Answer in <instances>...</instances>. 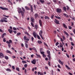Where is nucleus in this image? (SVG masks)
<instances>
[{
    "instance_id": "a878e982",
    "label": "nucleus",
    "mask_w": 75,
    "mask_h": 75,
    "mask_svg": "<svg viewBox=\"0 0 75 75\" xmlns=\"http://www.w3.org/2000/svg\"><path fill=\"white\" fill-rule=\"evenodd\" d=\"M38 44H42V41L40 40H38Z\"/></svg>"
},
{
    "instance_id": "864d4df0",
    "label": "nucleus",
    "mask_w": 75,
    "mask_h": 75,
    "mask_svg": "<svg viewBox=\"0 0 75 75\" xmlns=\"http://www.w3.org/2000/svg\"><path fill=\"white\" fill-rule=\"evenodd\" d=\"M71 45H73V46H74V43H73V42H71Z\"/></svg>"
},
{
    "instance_id": "2eb2a0df",
    "label": "nucleus",
    "mask_w": 75,
    "mask_h": 75,
    "mask_svg": "<svg viewBox=\"0 0 75 75\" xmlns=\"http://www.w3.org/2000/svg\"><path fill=\"white\" fill-rule=\"evenodd\" d=\"M34 18L33 17H31L30 18V20L32 22H33V23H34Z\"/></svg>"
},
{
    "instance_id": "c756f323",
    "label": "nucleus",
    "mask_w": 75,
    "mask_h": 75,
    "mask_svg": "<svg viewBox=\"0 0 75 75\" xmlns=\"http://www.w3.org/2000/svg\"><path fill=\"white\" fill-rule=\"evenodd\" d=\"M40 2L42 3H44V0H40Z\"/></svg>"
},
{
    "instance_id": "aec40b11",
    "label": "nucleus",
    "mask_w": 75,
    "mask_h": 75,
    "mask_svg": "<svg viewBox=\"0 0 75 75\" xmlns=\"http://www.w3.org/2000/svg\"><path fill=\"white\" fill-rule=\"evenodd\" d=\"M63 25L64 28H65L66 29H67V26H66V25H65V24L63 23Z\"/></svg>"
},
{
    "instance_id": "20e7f679",
    "label": "nucleus",
    "mask_w": 75,
    "mask_h": 75,
    "mask_svg": "<svg viewBox=\"0 0 75 75\" xmlns=\"http://www.w3.org/2000/svg\"><path fill=\"white\" fill-rule=\"evenodd\" d=\"M0 8L3 10H8V8H3L1 6L0 7Z\"/></svg>"
},
{
    "instance_id": "ea45409f",
    "label": "nucleus",
    "mask_w": 75,
    "mask_h": 75,
    "mask_svg": "<svg viewBox=\"0 0 75 75\" xmlns=\"http://www.w3.org/2000/svg\"><path fill=\"white\" fill-rule=\"evenodd\" d=\"M3 16H4V17H6L7 18H8V17H9V16H6V15H3Z\"/></svg>"
},
{
    "instance_id": "052dcab7",
    "label": "nucleus",
    "mask_w": 75,
    "mask_h": 75,
    "mask_svg": "<svg viewBox=\"0 0 75 75\" xmlns=\"http://www.w3.org/2000/svg\"><path fill=\"white\" fill-rule=\"evenodd\" d=\"M6 38H4L3 39V41L4 42H6V40L5 39Z\"/></svg>"
},
{
    "instance_id": "0e129e2a",
    "label": "nucleus",
    "mask_w": 75,
    "mask_h": 75,
    "mask_svg": "<svg viewBox=\"0 0 75 75\" xmlns=\"http://www.w3.org/2000/svg\"><path fill=\"white\" fill-rule=\"evenodd\" d=\"M3 21L4 22H5V23H7V21L4 20Z\"/></svg>"
},
{
    "instance_id": "f704fd0d",
    "label": "nucleus",
    "mask_w": 75,
    "mask_h": 75,
    "mask_svg": "<svg viewBox=\"0 0 75 75\" xmlns=\"http://www.w3.org/2000/svg\"><path fill=\"white\" fill-rule=\"evenodd\" d=\"M22 62L23 64H26L27 63V62L25 61L22 60Z\"/></svg>"
},
{
    "instance_id": "de8ad7c7",
    "label": "nucleus",
    "mask_w": 75,
    "mask_h": 75,
    "mask_svg": "<svg viewBox=\"0 0 75 75\" xmlns=\"http://www.w3.org/2000/svg\"><path fill=\"white\" fill-rule=\"evenodd\" d=\"M57 67L59 68H61V66H60V65H59V64H58L57 65Z\"/></svg>"
},
{
    "instance_id": "338daca9",
    "label": "nucleus",
    "mask_w": 75,
    "mask_h": 75,
    "mask_svg": "<svg viewBox=\"0 0 75 75\" xmlns=\"http://www.w3.org/2000/svg\"><path fill=\"white\" fill-rule=\"evenodd\" d=\"M67 10H68V9H69V6H67Z\"/></svg>"
},
{
    "instance_id": "8fccbe9b",
    "label": "nucleus",
    "mask_w": 75,
    "mask_h": 75,
    "mask_svg": "<svg viewBox=\"0 0 75 75\" xmlns=\"http://www.w3.org/2000/svg\"><path fill=\"white\" fill-rule=\"evenodd\" d=\"M40 35V37H41L42 38V39L44 40V38H43V37H42V35H41V34Z\"/></svg>"
},
{
    "instance_id": "9d476101",
    "label": "nucleus",
    "mask_w": 75,
    "mask_h": 75,
    "mask_svg": "<svg viewBox=\"0 0 75 75\" xmlns=\"http://www.w3.org/2000/svg\"><path fill=\"white\" fill-rule=\"evenodd\" d=\"M55 21H54V22L56 23V24H59V21L57 20L56 19H55Z\"/></svg>"
},
{
    "instance_id": "a18cd8bd",
    "label": "nucleus",
    "mask_w": 75,
    "mask_h": 75,
    "mask_svg": "<svg viewBox=\"0 0 75 75\" xmlns=\"http://www.w3.org/2000/svg\"><path fill=\"white\" fill-rule=\"evenodd\" d=\"M37 38H38V39H39V40H40V39H41L40 37L38 35H37Z\"/></svg>"
},
{
    "instance_id": "72a5a7b5",
    "label": "nucleus",
    "mask_w": 75,
    "mask_h": 75,
    "mask_svg": "<svg viewBox=\"0 0 75 75\" xmlns=\"http://www.w3.org/2000/svg\"><path fill=\"white\" fill-rule=\"evenodd\" d=\"M63 10L64 11H67V8L65 6L63 7Z\"/></svg>"
},
{
    "instance_id": "680f3d73",
    "label": "nucleus",
    "mask_w": 75,
    "mask_h": 75,
    "mask_svg": "<svg viewBox=\"0 0 75 75\" xmlns=\"http://www.w3.org/2000/svg\"><path fill=\"white\" fill-rule=\"evenodd\" d=\"M58 44H59V43L58 42H57L56 43V45L57 46Z\"/></svg>"
},
{
    "instance_id": "c85d7f7f",
    "label": "nucleus",
    "mask_w": 75,
    "mask_h": 75,
    "mask_svg": "<svg viewBox=\"0 0 75 75\" xmlns=\"http://www.w3.org/2000/svg\"><path fill=\"white\" fill-rule=\"evenodd\" d=\"M25 34H27V35H28V36H30V35L29 33H28L27 32H25Z\"/></svg>"
},
{
    "instance_id": "e433bc0d",
    "label": "nucleus",
    "mask_w": 75,
    "mask_h": 75,
    "mask_svg": "<svg viewBox=\"0 0 75 75\" xmlns=\"http://www.w3.org/2000/svg\"><path fill=\"white\" fill-rule=\"evenodd\" d=\"M31 24L32 26V27H34V23H33V22L31 23Z\"/></svg>"
},
{
    "instance_id": "ddd939ff",
    "label": "nucleus",
    "mask_w": 75,
    "mask_h": 75,
    "mask_svg": "<svg viewBox=\"0 0 75 75\" xmlns=\"http://www.w3.org/2000/svg\"><path fill=\"white\" fill-rule=\"evenodd\" d=\"M39 23L40 25L41 26V27H42V21L40 19L39 20Z\"/></svg>"
},
{
    "instance_id": "bb28decb",
    "label": "nucleus",
    "mask_w": 75,
    "mask_h": 75,
    "mask_svg": "<svg viewBox=\"0 0 75 75\" xmlns=\"http://www.w3.org/2000/svg\"><path fill=\"white\" fill-rule=\"evenodd\" d=\"M35 28L36 30H37V28H38V25H35Z\"/></svg>"
},
{
    "instance_id": "f03ea898",
    "label": "nucleus",
    "mask_w": 75,
    "mask_h": 75,
    "mask_svg": "<svg viewBox=\"0 0 75 75\" xmlns=\"http://www.w3.org/2000/svg\"><path fill=\"white\" fill-rule=\"evenodd\" d=\"M18 10V13L19 14L21 13L22 16V17H24V12H23V11L21 9V8H19Z\"/></svg>"
},
{
    "instance_id": "603ef678",
    "label": "nucleus",
    "mask_w": 75,
    "mask_h": 75,
    "mask_svg": "<svg viewBox=\"0 0 75 75\" xmlns=\"http://www.w3.org/2000/svg\"><path fill=\"white\" fill-rule=\"evenodd\" d=\"M54 71H53V70H52V71H51V74L52 75H53L54 74Z\"/></svg>"
},
{
    "instance_id": "9b49d317",
    "label": "nucleus",
    "mask_w": 75,
    "mask_h": 75,
    "mask_svg": "<svg viewBox=\"0 0 75 75\" xmlns=\"http://www.w3.org/2000/svg\"><path fill=\"white\" fill-rule=\"evenodd\" d=\"M63 14L64 17H67V18H69V16H68V15L67 14L65 13H63Z\"/></svg>"
},
{
    "instance_id": "e2e57ef3",
    "label": "nucleus",
    "mask_w": 75,
    "mask_h": 75,
    "mask_svg": "<svg viewBox=\"0 0 75 75\" xmlns=\"http://www.w3.org/2000/svg\"><path fill=\"white\" fill-rule=\"evenodd\" d=\"M34 38L32 37V38H31V40H32V41H33V40H34Z\"/></svg>"
},
{
    "instance_id": "58836bf2",
    "label": "nucleus",
    "mask_w": 75,
    "mask_h": 75,
    "mask_svg": "<svg viewBox=\"0 0 75 75\" xmlns=\"http://www.w3.org/2000/svg\"><path fill=\"white\" fill-rule=\"evenodd\" d=\"M60 47H63V45L62 43H60Z\"/></svg>"
},
{
    "instance_id": "cd10ccee",
    "label": "nucleus",
    "mask_w": 75,
    "mask_h": 75,
    "mask_svg": "<svg viewBox=\"0 0 75 75\" xmlns=\"http://www.w3.org/2000/svg\"><path fill=\"white\" fill-rule=\"evenodd\" d=\"M42 30H41L40 31V33H39V35L40 36V35H42Z\"/></svg>"
},
{
    "instance_id": "09e8293b",
    "label": "nucleus",
    "mask_w": 75,
    "mask_h": 75,
    "mask_svg": "<svg viewBox=\"0 0 75 75\" xmlns=\"http://www.w3.org/2000/svg\"><path fill=\"white\" fill-rule=\"evenodd\" d=\"M8 2H9V3H10L11 4H12V2H11V1L10 0H8Z\"/></svg>"
},
{
    "instance_id": "4468645a",
    "label": "nucleus",
    "mask_w": 75,
    "mask_h": 75,
    "mask_svg": "<svg viewBox=\"0 0 75 75\" xmlns=\"http://www.w3.org/2000/svg\"><path fill=\"white\" fill-rule=\"evenodd\" d=\"M59 63H60V64H61V65H63L64 64L63 63V62H62V61H61L60 59L59 60Z\"/></svg>"
},
{
    "instance_id": "2f4dec72",
    "label": "nucleus",
    "mask_w": 75,
    "mask_h": 75,
    "mask_svg": "<svg viewBox=\"0 0 75 75\" xmlns=\"http://www.w3.org/2000/svg\"><path fill=\"white\" fill-rule=\"evenodd\" d=\"M22 10H23V13H25V9L24 8H23V7H22Z\"/></svg>"
},
{
    "instance_id": "393cba45",
    "label": "nucleus",
    "mask_w": 75,
    "mask_h": 75,
    "mask_svg": "<svg viewBox=\"0 0 75 75\" xmlns=\"http://www.w3.org/2000/svg\"><path fill=\"white\" fill-rule=\"evenodd\" d=\"M6 71H9V72H11V70L10 69H6Z\"/></svg>"
},
{
    "instance_id": "4be33fe9",
    "label": "nucleus",
    "mask_w": 75,
    "mask_h": 75,
    "mask_svg": "<svg viewBox=\"0 0 75 75\" xmlns=\"http://www.w3.org/2000/svg\"><path fill=\"white\" fill-rule=\"evenodd\" d=\"M65 67H66V68H67V69H69V70L71 69V68H70L69 67H68V66L67 65H66Z\"/></svg>"
},
{
    "instance_id": "7c9ffc66",
    "label": "nucleus",
    "mask_w": 75,
    "mask_h": 75,
    "mask_svg": "<svg viewBox=\"0 0 75 75\" xmlns=\"http://www.w3.org/2000/svg\"><path fill=\"white\" fill-rule=\"evenodd\" d=\"M32 49L33 50H35V51L36 52H37V49H36V48H35V47H33L32 48Z\"/></svg>"
},
{
    "instance_id": "49530a36",
    "label": "nucleus",
    "mask_w": 75,
    "mask_h": 75,
    "mask_svg": "<svg viewBox=\"0 0 75 75\" xmlns=\"http://www.w3.org/2000/svg\"><path fill=\"white\" fill-rule=\"evenodd\" d=\"M12 68L13 69H15V67H14V66H13L12 67Z\"/></svg>"
},
{
    "instance_id": "5fc2aeb1",
    "label": "nucleus",
    "mask_w": 75,
    "mask_h": 75,
    "mask_svg": "<svg viewBox=\"0 0 75 75\" xmlns=\"http://www.w3.org/2000/svg\"><path fill=\"white\" fill-rule=\"evenodd\" d=\"M68 27L69 28V29H70V30H71V29H72V27L71 26H69Z\"/></svg>"
},
{
    "instance_id": "6e6552de",
    "label": "nucleus",
    "mask_w": 75,
    "mask_h": 75,
    "mask_svg": "<svg viewBox=\"0 0 75 75\" xmlns=\"http://www.w3.org/2000/svg\"><path fill=\"white\" fill-rule=\"evenodd\" d=\"M0 57H1V58H4V55L1 52L0 53Z\"/></svg>"
},
{
    "instance_id": "13d9d810",
    "label": "nucleus",
    "mask_w": 75,
    "mask_h": 75,
    "mask_svg": "<svg viewBox=\"0 0 75 75\" xmlns=\"http://www.w3.org/2000/svg\"><path fill=\"white\" fill-rule=\"evenodd\" d=\"M13 29L14 30H17V28L15 27H13Z\"/></svg>"
},
{
    "instance_id": "473e14b6",
    "label": "nucleus",
    "mask_w": 75,
    "mask_h": 75,
    "mask_svg": "<svg viewBox=\"0 0 75 75\" xmlns=\"http://www.w3.org/2000/svg\"><path fill=\"white\" fill-rule=\"evenodd\" d=\"M4 58L6 59H8V57L7 56H5Z\"/></svg>"
},
{
    "instance_id": "dca6fc26",
    "label": "nucleus",
    "mask_w": 75,
    "mask_h": 75,
    "mask_svg": "<svg viewBox=\"0 0 75 75\" xmlns=\"http://www.w3.org/2000/svg\"><path fill=\"white\" fill-rule=\"evenodd\" d=\"M45 20H50V18L47 16L45 17Z\"/></svg>"
},
{
    "instance_id": "6ab92c4d",
    "label": "nucleus",
    "mask_w": 75,
    "mask_h": 75,
    "mask_svg": "<svg viewBox=\"0 0 75 75\" xmlns=\"http://www.w3.org/2000/svg\"><path fill=\"white\" fill-rule=\"evenodd\" d=\"M8 31H9V33H10V34H11V33H13V30H11L10 29H8Z\"/></svg>"
},
{
    "instance_id": "bf43d9fd",
    "label": "nucleus",
    "mask_w": 75,
    "mask_h": 75,
    "mask_svg": "<svg viewBox=\"0 0 75 75\" xmlns=\"http://www.w3.org/2000/svg\"><path fill=\"white\" fill-rule=\"evenodd\" d=\"M42 56H43V57H46V56L44 54H43Z\"/></svg>"
},
{
    "instance_id": "39448f33",
    "label": "nucleus",
    "mask_w": 75,
    "mask_h": 75,
    "mask_svg": "<svg viewBox=\"0 0 75 75\" xmlns=\"http://www.w3.org/2000/svg\"><path fill=\"white\" fill-rule=\"evenodd\" d=\"M31 63L33 64H35V63H36V59H34L32 61H31Z\"/></svg>"
},
{
    "instance_id": "f257e3e1",
    "label": "nucleus",
    "mask_w": 75,
    "mask_h": 75,
    "mask_svg": "<svg viewBox=\"0 0 75 75\" xmlns=\"http://www.w3.org/2000/svg\"><path fill=\"white\" fill-rule=\"evenodd\" d=\"M25 8L27 10H30L31 11L32 13H33L34 9H33V7L31 5H30V8H29L27 6H25Z\"/></svg>"
},
{
    "instance_id": "412c9836",
    "label": "nucleus",
    "mask_w": 75,
    "mask_h": 75,
    "mask_svg": "<svg viewBox=\"0 0 75 75\" xmlns=\"http://www.w3.org/2000/svg\"><path fill=\"white\" fill-rule=\"evenodd\" d=\"M64 32L65 33V34L67 35V36H69V35L68 33L67 32L64 31Z\"/></svg>"
},
{
    "instance_id": "3c124183",
    "label": "nucleus",
    "mask_w": 75,
    "mask_h": 75,
    "mask_svg": "<svg viewBox=\"0 0 75 75\" xmlns=\"http://www.w3.org/2000/svg\"><path fill=\"white\" fill-rule=\"evenodd\" d=\"M24 67L25 68H26L27 67V64H25L24 65Z\"/></svg>"
},
{
    "instance_id": "4c0bfd02",
    "label": "nucleus",
    "mask_w": 75,
    "mask_h": 75,
    "mask_svg": "<svg viewBox=\"0 0 75 75\" xmlns=\"http://www.w3.org/2000/svg\"><path fill=\"white\" fill-rule=\"evenodd\" d=\"M54 15H52L51 16V19L52 20L53 19V18H54Z\"/></svg>"
},
{
    "instance_id": "0eeeda50",
    "label": "nucleus",
    "mask_w": 75,
    "mask_h": 75,
    "mask_svg": "<svg viewBox=\"0 0 75 75\" xmlns=\"http://www.w3.org/2000/svg\"><path fill=\"white\" fill-rule=\"evenodd\" d=\"M34 37L35 38H37V36H36V34H37V33H36L35 31H34L33 33Z\"/></svg>"
},
{
    "instance_id": "5701e85b",
    "label": "nucleus",
    "mask_w": 75,
    "mask_h": 75,
    "mask_svg": "<svg viewBox=\"0 0 75 75\" xmlns=\"http://www.w3.org/2000/svg\"><path fill=\"white\" fill-rule=\"evenodd\" d=\"M55 17L56 18H57V19H61V17H59V16H55Z\"/></svg>"
},
{
    "instance_id": "4d7b16f0",
    "label": "nucleus",
    "mask_w": 75,
    "mask_h": 75,
    "mask_svg": "<svg viewBox=\"0 0 75 75\" xmlns=\"http://www.w3.org/2000/svg\"><path fill=\"white\" fill-rule=\"evenodd\" d=\"M0 22H1V23H3L4 22V21H3V20L1 19L0 20Z\"/></svg>"
},
{
    "instance_id": "69168bd1",
    "label": "nucleus",
    "mask_w": 75,
    "mask_h": 75,
    "mask_svg": "<svg viewBox=\"0 0 75 75\" xmlns=\"http://www.w3.org/2000/svg\"><path fill=\"white\" fill-rule=\"evenodd\" d=\"M54 34H56L57 33V31L54 30Z\"/></svg>"
},
{
    "instance_id": "a19ab883",
    "label": "nucleus",
    "mask_w": 75,
    "mask_h": 75,
    "mask_svg": "<svg viewBox=\"0 0 75 75\" xmlns=\"http://www.w3.org/2000/svg\"><path fill=\"white\" fill-rule=\"evenodd\" d=\"M62 38H63V40H65V37H64L63 35L62 36Z\"/></svg>"
},
{
    "instance_id": "a211bd4d",
    "label": "nucleus",
    "mask_w": 75,
    "mask_h": 75,
    "mask_svg": "<svg viewBox=\"0 0 75 75\" xmlns=\"http://www.w3.org/2000/svg\"><path fill=\"white\" fill-rule=\"evenodd\" d=\"M38 16V14L37 13H35L34 15V17L35 18H37V17Z\"/></svg>"
},
{
    "instance_id": "423d86ee",
    "label": "nucleus",
    "mask_w": 75,
    "mask_h": 75,
    "mask_svg": "<svg viewBox=\"0 0 75 75\" xmlns=\"http://www.w3.org/2000/svg\"><path fill=\"white\" fill-rule=\"evenodd\" d=\"M56 11L57 13H61L62 11L61 9L59 8H57L56 9Z\"/></svg>"
},
{
    "instance_id": "6e6d98bb",
    "label": "nucleus",
    "mask_w": 75,
    "mask_h": 75,
    "mask_svg": "<svg viewBox=\"0 0 75 75\" xmlns=\"http://www.w3.org/2000/svg\"><path fill=\"white\" fill-rule=\"evenodd\" d=\"M21 35V33H18L17 34V35Z\"/></svg>"
},
{
    "instance_id": "c03bdc74",
    "label": "nucleus",
    "mask_w": 75,
    "mask_h": 75,
    "mask_svg": "<svg viewBox=\"0 0 75 75\" xmlns=\"http://www.w3.org/2000/svg\"><path fill=\"white\" fill-rule=\"evenodd\" d=\"M3 20H7V18H6V17H3Z\"/></svg>"
},
{
    "instance_id": "1a4fd4ad",
    "label": "nucleus",
    "mask_w": 75,
    "mask_h": 75,
    "mask_svg": "<svg viewBox=\"0 0 75 75\" xmlns=\"http://www.w3.org/2000/svg\"><path fill=\"white\" fill-rule=\"evenodd\" d=\"M23 39L24 40H25V41H29V40L28 38L27 39V37H26V36H24L23 38Z\"/></svg>"
},
{
    "instance_id": "b1692460",
    "label": "nucleus",
    "mask_w": 75,
    "mask_h": 75,
    "mask_svg": "<svg viewBox=\"0 0 75 75\" xmlns=\"http://www.w3.org/2000/svg\"><path fill=\"white\" fill-rule=\"evenodd\" d=\"M6 52H7V53H9V54H11V52L8 50H7L6 51Z\"/></svg>"
},
{
    "instance_id": "7ed1b4c3",
    "label": "nucleus",
    "mask_w": 75,
    "mask_h": 75,
    "mask_svg": "<svg viewBox=\"0 0 75 75\" xmlns=\"http://www.w3.org/2000/svg\"><path fill=\"white\" fill-rule=\"evenodd\" d=\"M47 54H48L47 55V57H48L49 60L50 61L51 59V54L50 53V51L47 50Z\"/></svg>"
},
{
    "instance_id": "c9c22d12",
    "label": "nucleus",
    "mask_w": 75,
    "mask_h": 75,
    "mask_svg": "<svg viewBox=\"0 0 75 75\" xmlns=\"http://www.w3.org/2000/svg\"><path fill=\"white\" fill-rule=\"evenodd\" d=\"M16 71H17L18 72L20 71V70H19V68H18V67H16Z\"/></svg>"
},
{
    "instance_id": "37998d69",
    "label": "nucleus",
    "mask_w": 75,
    "mask_h": 75,
    "mask_svg": "<svg viewBox=\"0 0 75 75\" xmlns=\"http://www.w3.org/2000/svg\"><path fill=\"white\" fill-rule=\"evenodd\" d=\"M25 46L26 48H28V45L26 43H25Z\"/></svg>"
},
{
    "instance_id": "774afa93",
    "label": "nucleus",
    "mask_w": 75,
    "mask_h": 75,
    "mask_svg": "<svg viewBox=\"0 0 75 75\" xmlns=\"http://www.w3.org/2000/svg\"><path fill=\"white\" fill-rule=\"evenodd\" d=\"M73 32L74 33V34H75V29H74L73 30Z\"/></svg>"
},
{
    "instance_id": "f8f14e48",
    "label": "nucleus",
    "mask_w": 75,
    "mask_h": 75,
    "mask_svg": "<svg viewBox=\"0 0 75 75\" xmlns=\"http://www.w3.org/2000/svg\"><path fill=\"white\" fill-rule=\"evenodd\" d=\"M9 42H8V41H7L6 42V43H7V44H10V43H12V40H9Z\"/></svg>"
},
{
    "instance_id": "79ce46f5",
    "label": "nucleus",
    "mask_w": 75,
    "mask_h": 75,
    "mask_svg": "<svg viewBox=\"0 0 75 75\" xmlns=\"http://www.w3.org/2000/svg\"><path fill=\"white\" fill-rule=\"evenodd\" d=\"M8 47L9 48H10L11 47V45L10 44V43H8Z\"/></svg>"
},
{
    "instance_id": "f3484780",
    "label": "nucleus",
    "mask_w": 75,
    "mask_h": 75,
    "mask_svg": "<svg viewBox=\"0 0 75 75\" xmlns=\"http://www.w3.org/2000/svg\"><path fill=\"white\" fill-rule=\"evenodd\" d=\"M36 55L37 56V58H38L39 57L40 58H41V56L40 54H38L37 53L36 54Z\"/></svg>"
}]
</instances>
